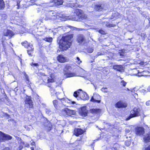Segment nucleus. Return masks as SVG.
Here are the masks:
<instances>
[{"label":"nucleus","instance_id":"obj_1","mask_svg":"<svg viewBox=\"0 0 150 150\" xmlns=\"http://www.w3.org/2000/svg\"><path fill=\"white\" fill-rule=\"evenodd\" d=\"M45 15V17H43V18L46 20H53L61 18L67 20L80 21L82 19H86L87 17L86 15L84 14L83 11L79 9H76L75 13L72 16H65L62 14L53 11H46Z\"/></svg>","mask_w":150,"mask_h":150},{"label":"nucleus","instance_id":"obj_2","mask_svg":"<svg viewBox=\"0 0 150 150\" xmlns=\"http://www.w3.org/2000/svg\"><path fill=\"white\" fill-rule=\"evenodd\" d=\"M73 35H69L62 37L59 43V48L61 51L67 50L71 46Z\"/></svg>","mask_w":150,"mask_h":150},{"label":"nucleus","instance_id":"obj_3","mask_svg":"<svg viewBox=\"0 0 150 150\" xmlns=\"http://www.w3.org/2000/svg\"><path fill=\"white\" fill-rule=\"evenodd\" d=\"M63 3L62 0H52V1H51L49 3H47L48 4V5H47V4H43L42 6H45L47 5L49 6H57L62 4Z\"/></svg>","mask_w":150,"mask_h":150},{"label":"nucleus","instance_id":"obj_4","mask_svg":"<svg viewBox=\"0 0 150 150\" xmlns=\"http://www.w3.org/2000/svg\"><path fill=\"white\" fill-rule=\"evenodd\" d=\"M12 139L11 136L0 131V142H4L6 140H10Z\"/></svg>","mask_w":150,"mask_h":150},{"label":"nucleus","instance_id":"obj_5","mask_svg":"<svg viewBox=\"0 0 150 150\" xmlns=\"http://www.w3.org/2000/svg\"><path fill=\"white\" fill-rule=\"evenodd\" d=\"M135 130V134L139 136H142L145 133L144 129L142 127H137Z\"/></svg>","mask_w":150,"mask_h":150},{"label":"nucleus","instance_id":"obj_6","mask_svg":"<svg viewBox=\"0 0 150 150\" xmlns=\"http://www.w3.org/2000/svg\"><path fill=\"white\" fill-rule=\"evenodd\" d=\"M71 66L69 65L66 66L64 69V75H73L72 74Z\"/></svg>","mask_w":150,"mask_h":150},{"label":"nucleus","instance_id":"obj_7","mask_svg":"<svg viewBox=\"0 0 150 150\" xmlns=\"http://www.w3.org/2000/svg\"><path fill=\"white\" fill-rule=\"evenodd\" d=\"M139 89L138 86L132 89V99H137L138 96L137 94V91Z\"/></svg>","mask_w":150,"mask_h":150},{"label":"nucleus","instance_id":"obj_8","mask_svg":"<svg viewBox=\"0 0 150 150\" xmlns=\"http://www.w3.org/2000/svg\"><path fill=\"white\" fill-rule=\"evenodd\" d=\"M100 98V96L98 94H93L91 99V101L94 103H99L100 102V100L99 99Z\"/></svg>","mask_w":150,"mask_h":150},{"label":"nucleus","instance_id":"obj_9","mask_svg":"<svg viewBox=\"0 0 150 150\" xmlns=\"http://www.w3.org/2000/svg\"><path fill=\"white\" fill-rule=\"evenodd\" d=\"M132 111V118L138 117L140 115V109L139 108L134 107L133 108Z\"/></svg>","mask_w":150,"mask_h":150},{"label":"nucleus","instance_id":"obj_10","mask_svg":"<svg viewBox=\"0 0 150 150\" xmlns=\"http://www.w3.org/2000/svg\"><path fill=\"white\" fill-rule=\"evenodd\" d=\"M85 131L81 128H75L74 129V134L76 136H79L83 134Z\"/></svg>","mask_w":150,"mask_h":150},{"label":"nucleus","instance_id":"obj_11","mask_svg":"<svg viewBox=\"0 0 150 150\" xmlns=\"http://www.w3.org/2000/svg\"><path fill=\"white\" fill-rule=\"evenodd\" d=\"M4 34L5 36H8L9 38H11L14 34L11 30H5Z\"/></svg>","mask_w":150,"mask_h":150},{"label":"nucleus","instance_id":"obj_12","mask_svg":"<svg viewBox=\"0 0 150 150\" xmlns=\"http://www.w3.org/2000/svg\"><path fill=\"white\" fill-rule=\"evenodd\" d=\"M25 105H28L30 108H33V104L31 98L30 97H28L26 99L25 101Z\"/></svg>","mask_w":150,"mask_h":150},{"label":"nucleus","instance_id":"obj_13","mask_svg":"<svg viewBox=\"0 0 150 150\" xmlns=\"http://www.w3.org/2000/svg\"><path fill=\"white\" fill-rule=\"evenodd\" d=\"M115 107L118 108H125L127 107L126 103L120 101L117 102L115 105Z\"/></svg>","mask_w":150,"mask_h":150},{"label":"nucleus","instance_id":"obj_14","mask_svg":"<svg viewBox=\"0 0 150 150\" xmlns=\"http://www.w3.org/2000/svg\"><path fill=\"white\" fill-rule=\"evenodd\" d=\"M35 32L39 31L40 32L45 33L47 31L46 27L45 25H43L38 28H35Z\"/></svg>","mask_w":150,"mask_h":150},{"label":"nucleus","instance_id":"obj_15","mask_svg":"<svg viewBox=\"0 0 150 150\" xmlns=\"http://www.w3.org/2000/svg\"><path fill=\"white\" fill-rule=\"evenodd\" d=\"M134 60V61L133 63V65H134L135 64H139L140 66H142L143 67H144L145 65V62L143 61H141L140 59H139L136 60Z\"/></svg>","mask_w":150,"mask_h":150},{"label":"nucleus","instance_id":"obj_16","mask_svg":"<svg viewBox=\"0 0 150 150\" xmlns=\"http://www.w3.org/2000/svg\"><path fill=\"white\" fill-rule=\"evenodd\" d=\"M57 59L59 62L62 63L68 61V59L63 57L62 55H59L57 57Z\"/></svg>","mask_w":150,"mask_h":150},{"label":"nucleus","instance_id":"obj_17","mask_svg":"<svg viewBox=\"0 0 150 150\" xmlns=\"http://www.w3.org/2000/svg\"><path fill=\"white\" fill-rule=\"evenodd\" d=\"M63 111L66 115L69 116L74 115L75 113L74 111L69 110L68 108L65 109L63 110Z\"/></svg>","mask_w":150,"mask_h":150},{"label":"nucleus","instance_id":"obj_18","mask_svg":"<svg viewBox=\"0 0 150 150\" xmlns=\"http://www.w3.org/2000/svg\"><path fill=\"white\" fill-rule=\"evenodd\" d=\"M144 142L147 143L150 142V132L147 133L146 135L143 137Z\"/></svg>","mask_w":150,"mask_h":150},{"label":"nucleus","instance_id":"obj_19","mask_svg":"<svg viewBox=\"0 0 150 150\" xmlns=\"http://www.w3.org/2000/svg\"><path fill=\"white\" fill-rule=\"evenodd\" d=\"M77 40L78 42L80 44L83 43L85 42L84 38L82 35H79Z\"/></svg>","mask_w":150,"mask_h":150},{"label":"nucleus","instance_id":"obj_20","mask_svg":"<svg viewBox=\"0 0 150 150\" xmlns=\"http://www.w3.org/2000/svg\"><path fill=\"white\" fill-rule=\"evenodd\" d=\"M113 69L117 71L120 72L124 71V68L122 65H116L113 66Z\"/></svg>","mask_w":150,"mask_h":150},{"label":"nucleus","instance_id":"obj_21","mask_svg":"<svg viewBox=\"0 0 150 150\" xmlns=\"http://www.w3.org/2000/svg\"><path fill=\"white\" fill-rule=\"evenodd\" d=\"M80 113L83 116H85L87 115V110L86 109V107H83L82 108Z\"/></svg>","mask_w":150,"mask_h":150},{"label":"nucleus","instance_id":"obj_22","mask_svg":"<svg viewBox=\"0 0 150 150\" xmlns=\"http://www.w3.org/2000/svg\"><path fill=\"white\" fill-rule=\"evenodd\" d=\"M21 44L25 47L27 48L28 47H32V46H33V45L32 44L29 43L27 41H25L23 42H21Z\"/></svg>","mask_w":150,"mask_h":150},{"label":"nucleus","instance_id":"obj_23","mask_svg":"<svg viewBox=\"0 0 150 150\" xmlns=\"http://www.w3.org/2000/svg\"><path fill=\"white\" fill-rule=\"evenodd\" d=\"M143 71H140L139 70H138L137 68L132 69V75H137L139 73L142 72Z\"/></svg>","mask_w":150,"mask_h":150},{"label":"nucleus","instance_id":"obj_24","mask_svg":"<svg viewBox=\"0 0 150 150\" xmlns=\"http://www.w3.org/2000/svg\"><path fill=\"white\" fill-rule=\"evenodd\" d=\"M96 9L98 11H101L103 7V5L99 3L96 5Z\"/></svg>","mask_w":150,"mask_h":150},{"label":"nucleus","instance_id":"obj_25","mask_svg":"<svg viewBox=\"0 0 150 150\" xmlns=\"http://www.w3.org/2000/svg\"><path fill=\"white\" fill-rule=\"evenodd\" d=\"M102 25L104 26L105 25L106 27H114L116 26L115 25L111 24L110 23H109L107 22H103L102 23Z\"/></svg>","mask_w":150,"mask_h":150},{"label":"nucleus","instance_id":"obj_26","mask_svg":"<svg viewBox=\"0 0 150 150\" xmlns=\"http://www.w3.org/2000/svg\"><path fill=\"white\" fill-rule=\"evenodd\" d=\"M54 76H50V78L48 77L47 79L48 83H52L55 81L54 79Z\"/></svg>","mask_w":150,"mask_h":150},{"label":"nucleus","instance_id":"obj_27","mask_svg":"<svg viewBox=\"0 0 150 150\" xmlns=\"http://www.w3.org/2000/svg\"><path fill=\"white\" fill-rule=\"evenodd\" d=\"M34 48L33 46H32V47H30V50H29H29H27L28 53L30 56H32V54L33 53L34 50Z\"/></svg>","mask_w":150,"mask_h":150},{"label":"nucleus","instance_id":"obj_28","mask_svg":"<svg viewBox=\"0 0 150 150\" xmlns=\"http://www.w3.org/2000/svg\"><path fill=\"white\" fill-rule=\"evenodd\" d=\"M90 112L91 113H96L100 112V110L97 109H92L90 110Z\"/></svg>","mask_w":150,"mask_h":150},{"label":"nucleus","instance_id":"obj_29","mask_svg":"<svg viewBox=\"0 0 150 150\" xmlns=\"http://www.w3.org/2000/svg\"><path fill=\"white\" fill-rule=\"evenodd\" d=\"M0 16L1 19L3 20L6 19L7 17L6 14L4 12L1 13Z\"/></svg>","mask_w":150,"mask_h":150},{"label":"nucleus","instance_id":"obj_30","mask_svg":"<svg viewBox=\"0 0 150 150\" xmlns=\"http://www.w3.org/2000/svg\"><path fill=\"white\" fill-rule=\"evenodd\" d=\"M117 55L118 56H120L121 57L124 56V51L123 50H120V52L117 54Z\"/></svg>","mask_w":150,"mask_h":150},{"label":"nucleus","instance_id":"obj_31","mask_svg":"<svg viewBox=\"0 0 150 150\" xmlns=\"http://www.w3.org/2000/svg\"><path fill=\"white\" fill-rule=\"evenodd\" d=\"M42 39L47 42H50L52 41V38H43Z\"/></svg>","mask_w":150,"mask_h":150},{"label":"nucleus","instance_id":"obj_32","mask_svg":"<svg viewBox=\"0 0 150 150\" xmlns=\"http://www.w3.org/2000/svg\"><path fill=\"white\" fill-rule=\"evenodd\" d=\"M4 7V4L3 0H0V8L3 9Z\"/></svg>","mask_w":150,"mask_h":150},{"label":"nucleus","instance_id":"obj_33","mask_svg":"<svg viewBox=\"0 0 150 150\" xmlns=\"http://www.w3.org/2000/svg\"><path fill=\"white\" fill-rule=\"evenodd\" d=\"M82 94L83 95V96H82V98L83 99H87L88 98V95L86 92L83 93Z\"/></svg>","mask_w":150,"mask_h":150},{"label":"nucleus","instance_id":"obj_34","mask_svg":"<svg viewBox=\"0 0 150 150\" xmlns=\"http://www.w3.org/2000/svg\"><path fill=\"white\" fill-rule=\"evenodd\" d=\"M50 91L52 95H54V94H56L57 93L53 88H51L50 89Z\"/></svg>","mask_w":150,"mask_h":150},{"label":"nucleus","instance_id":"obj_35","mask_svg":"<svg viewBox=\"0 0 150 150\" xmlns=\"http://www.w3.org/2000/svg\"><path fill=\"white\" fill-rule=\"evenodd\" d=\"M53 103L54 107L56 108L58 105V102L57 100H54L53 101Z\"/></svg>","mask_w":150,"mask_h":150},{"label":"nucleus","instance_id":"obj_36","mask_svg":"<svg viewBox=\"0 0 150 150\" xmlns=\"http://www.w3.org/2000/svg\"><path fill=\"white\" fill-rule=\"evenodd\" d=\"M25 79L26 80V82L28 84H30L31 83L30 81L29 80V79L28 76H25Z\"/></svg>","mask_w":150,"mask_h":150},{"label":"nucleus","instance_id":"obj_37","mask_svg":"<svg viewBox=\"0 0 150 150\" xmlns=\"http://www.w3.org/2000/svg\"><path fill=\"white\" fill-rule=\"evenodd\" d=\"M87 52L89 53H91L93 51V49L92 48H88L87 50Z\"/></svg>","mask_w":150,"mask_h":150},{"label":"nucleus","instance_id":"obj_38","mask_svg":"<svg viewBox=\"0 0 150 150\" xmlns=\"http://www.w3.org/2000/svg\"><path fill=\"white\" fill-rule=\"evenodd\" d=\"M79 94V91H76L75 92H74V96L76 98L77 97Z\"/></svg>","mask_w":150,"mask_h":150},{"label":"nucleus","instance_id":"obj_39","mask_svg":"<svg viewBox=\"0 0 150 150\" xmlns=\"http://www.w3.org/2000/svg\"><path fill=\"white\" fill-rule=\"evenodd\" d=\"M99 32L100 33L103 35H105L106 34V33H105V32L104 30H102L101 29L100 30H99Z\"/></svg>","mask_w":150,"mask_h":150},{"label":"nucleus","instance_id":"obj_40","mask_svg":"<svg viewBox=\"0 0 150 150\" xmlns=\"http://www.w3.org/2000/svg\"><path fill=\"white\" fill-rule=\"evenodd\" d=\"M126 84V83L123 80L121 81V85L124 86H125Z\"/></svg>","mask_w":150,"mask_h":150},{"label":"nucleus","instance_id":"obj_41","mask_svg":"<svg viewBox=\"0 0 150 150\" xmlns=\"http://www.w3.org/2000/svg\"><path fill=\"white\" fill-rule=\"evenodd\" d=\"M20 0H18V1H17V8L18 9L20 8V6H19V4L20 2Z\"/></svg>","mask_w":150,"mask_h":150},{"label":"nucleus","instance_id":"obj_42","mask_svg":"<svg viewBox=\"0 0 150 150\" xmlns=\"http://www.w3.org/2000/svg\"><path fill=\"white\" fill-rule=\"evenodd\" d=\"M30 64L32 66H34L36 67H38L39 66V65L38 64L33 63V62L31 64Z\"/></svg>","mask_w":150,"mask_h":150},{"label":"nucleus","instance_id":"obj_43","mask_svg":"<svg viewBox=\"0 0 150 150\" xmlns=\"http://www.w3.org/2000/svg\"><path fill=\"white\" fill-rule=\"evenodd\" d=\"M77 60V63L78 64H80L81 63V61L80 60V58L78 57H76Z\"/></svg>","mask_w":150,"mask_h":150},{"label":"nucleus","instance_id":"obj_44","mask_svg":"<svg viewBox=\"0 0 150 150\" xmlns=\"http://www.w3.org/2000/svg\"><path fill=\"white\" fill-rule=\"evenodd\" d=\"M125 143L126 145L127 146H129L130 145V143L128 141H126Z\"/></svg>","mask_w":150,"mask_h":150},{"label":"nucleus","instance_id":"obj_45","mask_svg":"<svg viewBox=\"0 0 150 150\" xmlns=\"http://www.w3.org/2000/svg\"><path fill=\"white\" fill-rule=\"evenodd\" d=\"M72 5L73 7H76L78 6V5L77 3H73L72 4Z\"/></svg>","mask_w":150,"mask_h":150},{"label":"nucleus","instance_id":"obj_46","mask_svg":"<svg viewBox=\"0 0 150 150\" xmlns=\"http://www.w3.org/2000/svg\"><path fill=\"white\" fill-rule=\"evenodd\" d=\"M146 105L147 106H150V100H148L146 103Z\"/></svg>","mask_w":150,"mask_h":150},{"label":"nucleus","instance_id":"obj_47","mask_svg":"<svg viewBox=\"0 0 150 150\" xmlns=\"http://www.w3.org/2000/svg\"><path fill=\"white\" fill-rule=\"evenodd\" d=\"M46 113L48 114H49L50 113V112H51V111L50 110L48 109H46Z\"/></svg>","mask_w":150,"mask_h":150},{"label":"nucleus","instance_id":"obj_48","mask_svg":"<svg viewBox=\"0 0 150 150\" xmlns=\"http://www.w3.org/2000/svg\"><path fill=\"white\" fill-rule=\"evenodd\" d=\"M144 150H150V144L145 148Z\"/></svg>","mask_w":150,"mask_h":150},{"label":"nucleus","instance_id":"obj_49","mask_svg":"<svg viewBox=\"0 0 150 150\" xmlns=\"http://www.w3.org/2000/svg\"><path fill=\"white\" fill-rule=\"evenodd\" d=\"M25 127L27 130L28 131H30V129L29 127L27 126H25Z\"/></svg>","mask_w":150,"mask_h":150},{"label":"nucleus","instance_id":"obj_50","mask_svg":"<svg viewBox=\"0 0 150 150\" xmlns=\"http://www.w3.org/2000/svg\"><path fill=\"white\" fill-rule=\"evenodd\" d=\"M125 131L127 133H128L129 132H130V131L129 129H125Z\"/></svg>","mask_w":150,"mask_h":150},{"label":"nucleus","instance_id":"obj_51","mask_svg":"<svg viewBox=\"0 0 150 150\" xmlns=\"http://www.w3.org/2000/svg\"><path fill=\"white\" fill-rule=\"evenodd\" d=\"M131 136V135H130V134L126 135V137L127 138H128V137H129V138H130Z\"/></svg>","mask_w":150,"mask_h":150},{"label":"nucleus","instance_id":"obj_52","mask_svg":"<svg viewBox=\"0 0 150 150\" xmlns=\"http://www.w3.org/2000/svg\"><path fill=\"white\" fill-rule=\"evenodd\" d=\"M131 118V114H130V116H129V118H127V119L126 120H129Z\"/></svg>","mask_w":150,"mask_h":150},{"label":"nucleus","instance_id":"obj_53","mask_svg":"<svg viewBox=\"0 0 150 150\" xmlns=\"http://www.w3.org/2000/svg\"><path fill=\"white\" fill-rule=\"evenodd\" d=\"M3 150H10V149L8 148H6L4 149Z\"/></svg>","mask_w":150,"mask_h":150},{"label":"nucleus","instance_id":"obj_54","mask_svg":"<svg viewBox=\"0 0 150 150\" xmlns=\"http://www.w3.org/2000/svg\"><path fill=\"white\" fill-rule=\"evenodd\" d=\"M36 0H30V1L31 2L33 3L34 2L36 1Z\"/></svg>","mask_w":150,"mask_h":150},{"label":"nucleus","instance_id":"obj_55","mask_svg":"<svg viewBox=\"0 0 150 150\" xmlns=\"http://www.w3.org/2000/svg\"><path fill=\"white\" fill-rule=\"evenodd\" d=\"M70 76V75H69V76H67V77L66 78H69V77H72L73 76Z\"/></svg>","mask_w":150,"mask_h":150},{"label":"nucleus","instance_id":"obj_56","mask_svg":"<svg viewBox=\"0 0 150 150\" xmlns=\"http://www.w3.org/2000/svg\"><path fill=\"white\" fill-rule=\"evenodd\" d=\"M82 77H83L85 79H88L86 77V76H82Z\"/></svg>","mask_w":150,"mask_h":150},{"label":"nucleus","instance_id":"obj_57","mask_svg":"<svg viewBox=\"0 0 150 150\" xmlns=\"http://www.w3.org/2000/svg\"><path fill=\"white\" fill-rule=\"evenodd\" d=\"M30 149L32 150H34V148L33 147H31Z\"/></svg>","mask_w":150,"mask_h":150},{"label":"nucleus","instance_id":"obj_58","mask_svg":"<svg viewBox=\"0 0 150 150\" xmlns=\"http://www.w3.org/2000/svg\"><path fill=\"white\" fill-rule=\"evenodd\" d=\"M106 88H102L101 89V90L102 91H103Z\"/></svg>","mask_w":150,"mask_h":150},{"label":"nucleus","instance_id":"obj_59","mask_svg":"<svg viewBox=\"0 0 150 150\" xmlns=\"http://www.w3.org/2000/svg\"><path fill=\"white\" fill-rule=\"evenodd\" d=\"M27 50H29V49H30L29 50H30V47H28L27 48Z\"/></svg>","mask_w":150,"mask_h":150},{"label":"nucleus","instance_id":"obj_60","mask_svg":"<svg viewBox=\"0 0 150 150\" xmlns=\"http://www.w3.org/2000/svg\"><path fill=\"white\" fill-rule=\"evenodd\" d=\"M75 103V102L74 101H72L71 102V103L73 104H74Z\"/></svg>","mask_w":150,"mask_h":150},{"label":"nucleus","instance_id":"obj_61","mask_svg":"<svg viewBox=\"0 0 150 150\" xmlns=\"http://www.w3.org/2000/svg\"><path fill=\"white\" fill-rule=\"evenodd\" d=\"M61 100H65V99L64 98H60V99Z\"/></svg>","mask_w":150,"mask_h":150},{"label":"nucleus","instance_id":"obj_62","mask_svg":"<svg viewBox=\"0 0 150 150\" xmlns=\"http://www.w3.org/2000/svg\"><path fill=\"white\" fill-rule=\"evenodd\" d=\"M35 144V143L34 142H33L31 144L32 145H34V144Z\"/></svg>","mask_w":150,"mask_h":150},{"label":"nucleus","instance_id":"obj_63","mask_svg":"<svg viewBox=\"0 0 150 150\" xmlns=\"http://www.w3.org/2000/svg\"><path fill=\"white\" fill-rule=\"evenodd\" d=\"M79 90L80 91H81L82 90L81 89H79Z\"/></svg>","mask_w":150,"mask_h":150},{"label":"nucleus","instance_id":"obj_64","mask_svg":"<svg viewBox=\"0 0 150 150\" xmlns=\"http://www.w3.org/2000/svg\"><path fill=\"white\" fill-rule=\"evenodd\" d=\"M81 139H82V138H80V139L79 140V141L81 140Z\"/></svg>","mask_w":150,"mask_h":150}]
</instances>
